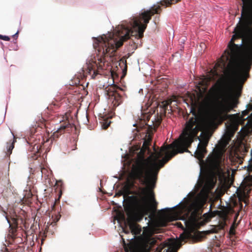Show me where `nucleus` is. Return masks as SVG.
<instances>
[{
  "mask_svg": "<svg viewBox=\"0 0 252 252\" xmlns=\"http://www.w3.org/2000/svg\"><path fill=\"white\" fill-rule=\"evenodd\" d=\"M208 231L211 233H216L217 232V228L216 227H214Z\"/></svg>",
  "mask_w": 252,
  "mask_h": 252,
  "instance_id": "obj_19",
  "label": "nucleus"
},
{
  "mask_svg": "<svg viewBox=\"0 0 252 252\" xmlns=\"http://www.w3.org/2000/svg\"><path fill=\"white\" fill-rule=\"evenodd\" d=\"M215 182L212 179H207L204 183L203 182L198 183L199 187L202 188L198 193L195 194L193 192L189 193L187 198L184 197L180 202L169 209H173L181 204V206L183 207V209L178 213H182L183 210L190 213L188 220L186 219H183L186 226H189L190 223H195L199 217V211L205 203L209 192L213 188Z\"/></svg>",
  "mask_w": 252,
  "mask_h": 252,
  "instance_id": "obj_4",
  "label": "nucleus"
},
{
  "mask_svg": "<svg viewBox=\"0 0 252 252\" xmlns=\"http://www.w3.org/2000/svg\"><path fill=\"white\" fill-rule=\"evenodd\" d=\"M142 90V89H140V91H139V92L141 91Z\"/></svg>",
  "mask_w": 252,
  "mask_h": 252,
  "instance_id": "obj_33",
  "label": "nucleus"
},
{
  "mask_svg": "<svg viewBox=\"0 0 252 252\" xmlns=\"http://www.w3.org/2000/svg\"><path fill=\"white\" fill-rule=\"evenodd\" d=\"M243 5L241 18L237 27L234 29L235 32L231 38L228 47L230 52L225 50L221 58H231L239 51L244 39L249 37L252 29V10L249 4V0H242Z\"/></svg>",
  "mask_w": 252,
  "mask_h": 252,
  "instance_id": "obj_5",
  "label": "nucleus"
},
{
  "mask_svg": "<svg viewBox=\"0 0 252 252\" xmlns=\"http://www.w3.org/2000/svg\"><path fill=\"white\" fill-rule=\"evenodd\" d=\"M0 39H1L4 41H9L10 38L8 36L2 35L0 34Z\"/></svg>",
  "mask_w": 252,
  "mask_h": 252,
  "instance_id": "obj_15",
  "label": "nucleus"
},
{
  "mask_svg": "<svg viewBox=\"0 0 252 252\" xmlns=\"http://www.w3.org/2000/svg\"><path fill=\"white\" fill-rule=\"evenodd\" d=\"M160 220L161 222L159 224L161 226H165L167 222L172 221L173 220V218H172L170 215L166 214L161 217Z\"/></svg>",
  "mask_w": 252,
  "mask_h": 252,
  "instance_id": "obj_12",
  "label": "nucleus"
},
{
  "mask_svg": "<svg viewBox=\"0 0 252 252\" xmlns=\"http://www.w3.org/2000/svg\"><path fill=\"white\" fill-rule=\"evenodd\" d=\"M221 151L216 154L209 161V164L212 173L218 176L220 180L225 179L229 176L228 166L226 165Z\"/></svg>",
  "mask_w": 252,
  "mask_h": 252,
  "instance_id": "obj_8",
  "label": "nucleus"
},
{
  "mask_svg": "<svg viewBox=\"0 0 252 252\" xmlns=\"http://www.w3.org/2000/svg\"><path fill=\"white\" fill-rule=\"evenodd\" d=\"M121 218L123 220H125V217L124 215H121Z\"/></svg>",
  "mask_w": 252,
  "mask_h": 252,
  "instance_id": "obj_24",
  "label": "nucleus"
},
{
  "mask_svg": "<svg viewBox=\"0 0 252 252\" xmlns=\"http://www.w3.org/2000/svg\"><path fill=\"white\" fill-rule=\"evenodd\" d=\"M204 46V44H202L200 45V46Z\"/></svg>",
  "mask_w": 252,
  "mask_h": 252,
  "instance_id": "obj_32",
  "label": "nucleus"
},
{
  "mask_svg": "<svg viewBox=\"0 0 252 252\" xmlns=\"http://www.w3.org/2000/svg\"><path fill=\"white\" fill-rule=\"evenodd\" d=\"M183 234H181L180 235V238H181L182 239H183Z\"/></svg>",
  "mask_w": 252,
  "mask_h": 252,
  "instance_id": "obj_29",
  "label": "nucleus"
},
{
  "mask_svg": "<svg viewBox=\"0 0 252 252\" xmlns=\"http://www.w3.org/2000/svg\"><path fill=\"white\" fill-rule=\"evenodd\" d=\"M180 245L178 240L168 239L159 246L155 252H177Z\"/></svg>",
  "mask_w": 252,
  "mask_h": 252,
  "instance_id": "obj_10",
  "label": "nucleus"
},
{
  "mask_svg": "<svg viewBox=\"0 0 252 252\" xmlns=\"http://www.w3.org/2000/svg\"><path fill=\"white\" fill-rule=\"evenodd\" d=\"M234 225L233 224V225H232L231 226V227H230V231H229V232H230V233L231 234H234Z\"/></svg>",
  "mask_w": 252,
  "mask_h": 252,
  "instance_id": "obj_17",
  "label": "nucleus"
},
{
  "mask_svg": "<svg viewBox=\"0 0 252 252\" xmlns=\"http://www.w3.org/2000/svg\"><path fill=\"white\" fill-rule=\"evenodd\" d=\"M132 186V184L128 182L125 186V188H126V189L127 190H128V188H130Z\"/></svg>",
  "mask_w": 252,
  "mask_h": 252,
  "instance_id": "obj_16",
  "label": "nucleus"
},
{
  "mask_svg": "<svg viewBox=\"0 0 252 252\" xmlns=\"http://www.w3.org/2000/svg\"><path fill=\"white\" fill-rule=\"evenodd\" d=\"M66 127V126H65V125L62 126L58 128L56 131H59L62 129H64Z\"/></svg>",
  "mask_w": 252,
  "mask_h": 252,
  "instance_id": "obj_18",
  "label": "nucleus"
},
{
  "mask_svg": "<svg viewBox=\"0 0 252 252\" xmlns=\"http://www.w3.org/2000/svg\"><path fill=\"white\" fill-rule=\"evenodd\" d=\"M210 134L207 131H202L198 138L199 143L198 144L197 149L194 152L195 157L198 158L201 162V159L203 158L205 153V147L207 145L210 138Z\"/></svg>",
  "mask_w": 252,
  "mask_h": 252,
  "instance_id": "obj_9",
  "label": "nucleus"
},
{
  "mask_svg": "<svg viewBox=\"0 0 252 252\" xmlns=\"http://www.w3.org/2000/svg\"><path fill=\"white\" fill-rule=\"evenodd\" d=\"M247 125H249L250 126H252V118H251L250 120H249L247 122Z\"/></svg>",
  "mask_w": 252,
  "mask_h": 252,
  "instance_id": "obj_20",
  "label": "nucleus"
},
{
  "mask_svg": "<svg viewBox=\"0 0 252 252\" xmlns=\"http://www.w3.org/2000/svg\"><path fill=\"white\" fill-rule=\"evenodd\" d=\"M246 112L245 111L243 112V114L244 115Z\"/></svg>",
  "mask_w": 252,
  "mask_h": 252,
  "instance_id": "obj_31",
  "label": "nucleus"
},
{
  "mask_svg": "<svg viewBox=\"0 0 252 252\" xmlns=\"http://www.w3.org/2000/svg\"><path fill=\"white\" fill-rule=\"evenodd\" d=\"M14 148V146H13V142L11 144V145L10 146L9 148H8V150L9 151H11Z\"/></svg>",
  "mask_w": 252,
  "mask_h": 252,
  "instance_id": "obj_21",
  "label": "nucleus"
},
{
  "mask_svg": "<svg viewBox=\"0 0 252 252\" xmlns=\"http://www.w3.org/2000/svg\"><path fill=\"white\" fill-rule=\"evenodd\" d=\"M241 89V86H239V87H238V91H239V92L240 91Z\"/></svg>",
  "mask_w": 252,
  "mask_h": 252,
  "instance_id": "obj_26",
  "label": "nucleus"
},
{
  "mask_svg": "<svg viewBox=\"0 0 252 252\" xmlns=\"http://www.w3.org/2000/svg\"><path fill=\"white\" fill-rule=\"evenodd\" d=\"M223 217V219H225L226 217V214H225L224 216Z\"/></svg>",
  "mask_w": 252,
  "mask_h": 252,
  "instance_id": "obj_28",
  "label": "nucleus"
},
{
  "mask_svg": "<svg viewBox=\"0 0 252 252\" xmlns=\"http://www.w3.org/2000/svg\"><path fill=\"white\" fill-rule=\"evenodd\" d=\"M201 171H202V168L201 167V165H200V173L199 174V178H200Z\"/></svg>",
  "mask_w": 252,
  "mask_h": 252,
  "instance_id": "obj_23",
  "label": "nucleus"
},
{
  "mask_svg": "<svg viewBox=\"0 0 252 252\" xmlns=\"http://www.w3.org/2000/svg\"><path fill=\"white\" fill-rule=\"evenodd\" d=\"M177 224L178 225L179 227H182V225L181 223L179 224L178 223H177Z\"/></svg>",
  "mask_w": 252,
  "mask_h": 252,
  "instance_id": "obj_25",
  "label": "nucleus"
},
{
  "mask_svg": "<svg viewBox=\"0 0 252 252\" xmlns=\"http://www.w3.org/2000/svg\"><path fill=\"white\" fill-rule=\"evenodd\" d=\"M252 184V183L249 182L248 180L246 179L237 189V195L240 201H244L246 203V199L249 196V193L251 190L250 185Z\"/></svg>",
  "mask_w": 252,
  "mask_h": 252,
  "instance_id": "obj_11",
  "label": "nucleus"
},
{
  "mask_svg": "<svg viewBox=\"0 0 252 252\" xmlns=\"http://www.w3.org/2000/svg\"><path fill=\"white\" fill-rule=\"evenodd\" d=\"M149 218L148 225L143 227V231L137 252H148L156 243L157 239L158 238L155 235L158 231L157 224L153 220L151 215H150Z\"/></svg>",
  "mask_w": 252,
  "mask_h": 252,
  "instance_id": "obj_6",
  "label": "nucleus"
},
{
  "mask_svg": "<svg viewBox=\"0 0 252 252\" xmlns=\"http://www.w3.org/2000/svg\"><path fill=\"white\" fill-rule=\"evenodd\" d=\"M18 32L17 31V32H16V33L15 34H14L13 36H17V34H18Z\"/></svg>",
  "mask_w": 252,
  "mask_h": 252,
  "instance_id": "obj_27",
  "label": "nucleus"
},
{
  "mask_svg": "<svg viewBox=\"0 0 252 252\" xmlns=\"http://www.w3.org/2000/svg\"><path fill=\"white\" fill-rule=\"evenodd\" d=\"M110 123L111 122L108 120L106 121H103V122H102V127L103 128H106L107 127H108Z\"/></svg>",
  "mask_w": 252,
  "mask_h": 252,
  "instance_id": "obj_14",
  "label": "nucleus"
},
{
  "mask_svg": "<svg viewBox=\"0 0 252 252\" xmlns=\"http://www.w3.org/2000/svg\"><path fill=\"white\" fill-rule=\"evenodd\" d=\"M158 12L157 8L142 10L139 16L133 17L129 22H124L116 28L113 33H108L94 39V46L97 50V61L95 59H90L87 63V68L90 74L93 73L92 77L98 74L95 70H103L105 66L104 57L115 52L120 47L124 40L129 38L130 35L136 38L142 37L143 32L151 16Z\"/></svg>",
  "mask_w": 252,
  "mask_h": 252,
  "instance_id": "obj_2",
  "label": "nucleus"
},
{
  "mask_svg": "<svg viewBox=\"0 0 252 252\" xmlns=\"http://www.w3.org/2000/svg\"><path fill=\"white\" fill-rule=\"evenodd\" d=\"M198 131H183L178 139L172 144L161 147L146 159L142 157L132 165L129 176L143 182L144 188H140L137 196L130 198L125 206L127 221L132 233L139 234L141 227L133 221H140L156 205L152 188L154 187L156 175L159 169L177 153L189 152L187 148L192 142Z\"/></svg>",
  "mask_w": 252,
  "mask_h": 252,
  "instance_id": "obj_1",
  "label": "nucleus"
},
{
  "mask_svg": "<svg viewBox=\"0 0 252 252\" xmlns=\"http://www.w3.org/2000/svg\"><path fill=\"white\" fill-rule=\"evenodd\" d=\"M135 238V236H133L132 238H131V240H132Z\"/></svg>",
  "mask_w": 252,
  "mask_h": 252,
  "instance_id": "obj_30",
  "label": "nucleus"
},
{
  "mask_svg": "<svg viewBox=\"0 0 252 252\" xmlns=\"http://www.w3.org/2000/svg\"><path fill=\"white\" fill-rule=\"evenodd\" d=\"M242 61L238 63L233 70V75L236 80L244 81L247 76V64L252 61V43L244 45Z\"/></svg>",
  "mask_w": 252,
  "mask_h": 252,
  "instance_id": "obj_7",
  "label": "nucleus"
},
{
  "mask_svg": "<svg viewBox=\"0 0 252 252\" xmlns=\"http://www.w3.org/2000/svg\"><path fill=\"white\" fill-rule=\"evenodd\" d=\"M244 168H247L248 171H252V149L251 151V158L248 160L247 165L244 166Z\"/></svg>",
  "mask_w": 252,
  "mask_h": 252,
  "instance_id": "obj_13",
  "label": "nucleus"
},
{
  "mask_svg": "<svg viewBox=\"0 0 252 252\" xmlns=\"http://www.w3.org/2000/svg\"><path fill=\"white\" fill-rule=\"evenodd\" d=\"M207 96L214 99L212 105V113L214 119L220 122L227 119L233 122L226 125L225 131L221 139L222 146L225 147L233 135L237 126L234 116L227 113L235 106V100L232 97L231 88L226 83L218 81L209 90Z\"/></svg>",
  "mask_w": 252,
  "mask_h": 252,
  "instance_id": "obj_3",
  "label": "nucleus"
},
{
  "mask_svg": "<svg viewBox=\"0 0 252 252\" xmlns=\"http://www.w3.org/2000/svg\"><path fill=\"white\" fill-rule=\"evenodd\" d=\"M169 104V102L168 101H165V102L163 103V106L165 108L167 106V105Z\"/></svg>",
  "mask_w": 252,
  "mask_h": 252,
  "instance_id": "obj_22",
  "label": "nucleus"
}]
</instances>
